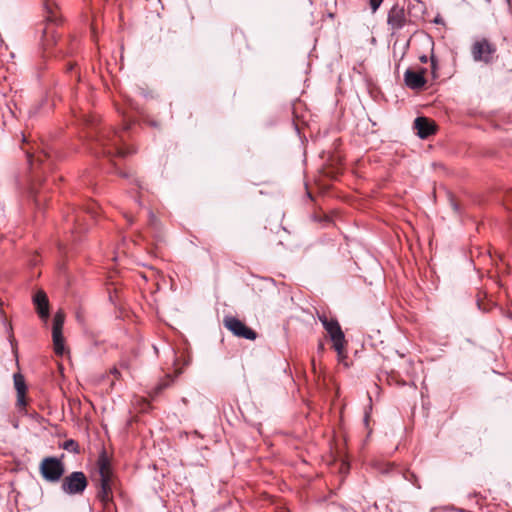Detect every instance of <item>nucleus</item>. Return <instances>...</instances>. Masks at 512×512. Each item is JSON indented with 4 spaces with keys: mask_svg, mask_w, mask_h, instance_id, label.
<instances>
[{
    "mask_svg": "<svg viewBox=\"0 0 512 512\" xmlns=\"http://www.w3.org/2000/svg\"><path fill=\"white\" fill-rule=\"evenodd\" d=\"M387 22H388V25L391 27V29H393V30L401 29L406 22V15H405L404 8L400 7L398 5L393 6L388 13Z\"/></svg>",
    "mask_w": 512,
    "mask_h": 512,
    "instance_id": "0eeeda50",
    "label": "nucleus"
},
{
    "mask_svg": "<svg viewBox=\"0 0 512 512\" xmlns=\"http://www.w3.org/2000/svg\"><path fill=\"white\" fill-rule=\"evenodd\" d=\"M64 449L72 452H78V444L74 440H67L64 443Z\"/></svg>",
    "mask_w": 512,
    "mask_h": 512,
    "instance_id": "2eb2a0df",
    "label": "nucleus"
},
{
    "mask_svg": "<svg viewBox=\"0 0 512 512\" xmlns=\"http://www.w3.org/2000/svg\"><path fill=\"white\" fill-rule=\"evenodd\" d=\"M224 326L237 337L249 340L256 338V333L235 317H225Z\"/></svg>",
    "mask_w": 512,
    "mask_h": 512,
    "instance_id": "39448f33",
    "label": "nucleus"
},
{
    "mask_svg": "<svg viewBox=\"0 0 512 512\" xmlns=\"http://www.w3.org/2000/svg\"><path fill=\"white\" fill-rule=\"evenodd\" d=\"M14 384H15V388L17 390V394L25 393V383H24L22 376L15 375L14 376Z\"/></svg>",
    "mask_w": 512,
    "mask_h": 512,
    "instance_id": "4468645a",
    "label": "nucleus"
},
{
    "mask_svg": "<svg viewBox=\"0 0 512 512\" xmlns=\"http://www.w3.org/2000/svg\"><path fill=\"white\" fill-rule=\"evenodd\" d=\"M65 321V314L62 310H58L53 319V330H62Z\"/></svg>",
    "mask_w": 512,
    "mask_h": 512,
    "instance_id": "ddd939ff",
    "label": "nucleus"
},
{
    "mask_svg": "<svg viewBox=\"0 0 512 512\" xmlns=\"http://www.w3.org/2000/svg\"><path fill=\"white\" fill-rule=\"evenodd\" d=\"M100 145L102 146L103 148V153L104 154H111L112 151L110 149H108V146L110 145V142H111V145L115 147V152L116 154L120 155V156H123L125 155V151L122 149V148H119L117 146V142L115 141V139H109L108 137H102L100 140Z\"/></svg>",
    "mask_w": 512,
    "mask_h": 512,
    "instance_id": "f8f14e48",
    "label": "nucleus"
},
{
    "mask_svg": "<svg viewBox=\"0 0 512 512\" xmlns=\"http://www.w3.org/2000/svg\"><path fill=\"white\" fill-rule=\"evenodd\" d=\"M88 213L91 214V216L95 217L96 215V210L94 207H89L88 208Z\"/></svg>",
    "mask_w": 512,
    "mask_h": 512,
    "instance_id": "6ab92c4d",
    "label": "nucleus"
},
{
    "mask_svg": "<svg viewBox=\"0 0 512 512\" xmlns=\"http://www.w3.org/2000/svg\"><path fill=\"white\" fill-rule=\"evenodd\" d=\"M52 337H53V345L55 353L58 355H62L64 353V337L62 334V330H53L52 329Z\"/></svg>",
    "mask_w": 512,
    "mask_h": 512,
    "instance_id": "9b49d317",
    "label": "nucleus"
},
{
    "mask_svg": "<svg viewBox=\"0 0 512 512\" xmlns=\"http://www.w3.org/2000/svg\"><path fill=\"white\" fill-rule=\"evenodd\" d=\"M404 80L406 85L411 89H420L422 88L426 80L424 78V70L420 73L414 72L410 69L406 70L404 74Z\"/></svg>",
    "mask_w": 512,
    "mask_h": 512,
    "instance_id": "1a4fd4ad",
    "label": "nucleus"
},
{
    "mask_svg": "<svg viewBox=\"0 0 512 512\" xmlns=\"http://www.w3.org/2000/svg\"><path fill=\"white\" fill-rule=\"evenodd\" d=\"M414 128L417 130V135L422 139L427 138L435 132L434 123L425 117L416 118Z\"/></svg>",
    "mask_w": 512,
    "mask_h": 512,
    "instance_id": "6e6552de",
    "label": "nucleus"
},
{
    "mask_svg": "<svg viewBox=\"0 0 512 512\" xmlns=\"http://www.w3.org/2000/svg\"><path fill=\"white\" fill-rule=\"evenodd\" d=\"M87 478L83 472L76 471L63 479L62 490L70 495L80 494L87 487Z\"/></svg>",
    "mask_w": 512,
    "mask_h": 512,
    "instance_id": "20e7f679",
    "label": "nucleus"
},
{
    "mask_svg": "<svg viewBox=\"0 0 512 512\" xmlns=\"http://www.w3.org/2000/svg\"><path fill=\"white\" fill-rule=\"evenodd\" d=\"M419 60L422 62V63H426L428 61V58L426 55H423V56H420Z\"/></svg>",
    "mask_w": 512,
    "mask_h": 512,
    "instance_id": "aec40b11",
    "label": "nucleus"
},
{
    "mask_svg": "<svg viewBox=\"0 0 512 512\" xmlns=\"http://www.w3.org/2000/svg\"><path fill=\"white\" fill-rule=\"evenodd\" d=\"M33 302L40 317L47 318L49 315V302L45 292L38 291L33 298Z\"/></svg>",
    "mask_w": 512,
    "mask_h": 512,
    "instance_id": "9d476101",
    "label": "nucleus"
},
{
    "mask_svg": "<svg viewBox=\"0 0 512 512\" xmlns=\"http://www.w3.org/2000/svg\"><path fill=\"white\" fill-rule=\"evenodd\" d=\"M383 0H370V6L373 12H375L381 5Z\"/></svg>",
    "mask_w": 512,
    "mask_h": 512,
    "instance_id": "dca6fc26",
    "label": "nucleus"
},
{
    "mask_svg": "<svg viewBox=\"0 0 512 512\" xmlns=\"http://www.w3.org/2000/svg\"><path fill=\"white\" fill-rule=\"evenodd\" d=\"M507 201H512V192L510 194H508Z\"/></svg>",
    "mask_w": 512,
    "mask_h": 512,
    "instance_id": "4be33fe9",
    "label": "nucleus"
},
{
    "mask_svg": "<svg viewBox=\"0 0 512 512\" xmlns=\"http://www.w3.org/2000/svg\"><path fill=\"white\" fill-rule=\"evenodd\" d=\"M24 394L25 393L18 394L17 404L19 406H25V404H26V402L24 400Z\"/></svg>",
    "mask_w": 512,
    "mask_h": 512,
    "instance_id": "f3484780",
    "label": "nucleus"
},
{
    "mask_svg": "<svg viewBox=\"0 0 512 512\" xmlns=\"http://www.w3.org/2000/svg\"><path fill=\"white\" fill-rule=\"evenodd\" d=\"M367 421H368V414L366 413V415H365V422L367 423Z\"/></svg>",
    "mask_w": 512,
    "mask_h": 512,
    "instance_id": "b1692460",
    "label": "nucleus"
},
{
    "mask_svg": "<svg viewBox=\"0 0 512 512\" xmlns=\"http://www.w3.org/2000/svg\"><path fill=\"white\" fill-rule=\"evenodd\" d=\"M319 319L322 322L325 330L330 335V338L333 341V346L338 355L342 356L345 347V338L339 323L333 319L329 320L325 316H320Z\"/></svg>",
    "mask_w": 512,
    "mask_h": 512,
    "instance_id": "f03ea898",
    "label": "nucleus"
},
{
    "mask_svg": "<svg viewBox=\"0 0 512 512\" xmlns=\"http://www.w3.org/2000/svg\"><path fill=\"white\" fill-rule=\"evenodd\" d=\"M431 64H432V68H433V69H435V67H436V62H435V59H434V57H433V56L431 57Z\"/></svg>",
    "mask_w": 512,
    "mask_h": 512,
    "instance_id": "412c9836",
    "label": "nucleus"
},
{
    "mask_svg": "<svg viewBox=\"0 0 512 512\" xmlns=\"http://www.w3.org/2000/svg\"><path fill=\"white\" fill-rule=\"evenodd\" d=\"M163 389V386L158 387V392Z\"/></svg>",
    "mask_w": 512,
    "mask_h": 512,
    "instance_id": "393cba45",
    "label": "nucleus"
},
{
    "mask_svg": "<svg viewBox=\"0 0 512 512\" xmlns=\"http://www.w3.org/2000/svg\"><path fill=\"white\" fill-rule=\"evenodd\" d=\"M495 47L486 39L476 41L472 46V55L475 61L491 62L495 53Z\"/></svg>",
    "mask_w": 512,
    "mask_h": 512,
    "instance_id": "423d86ee",
    "label": "nucleus"
},
{
    "mask_svg": "<svg viewBox=\"0 0 512 512\" xmlns=\"http://www.w3.org/2000/svg\"><path fill=\"white\" fill-rule=\"evenodd\" d=\"M112 373H114L115 375H118V374H119V372H118V370H117L116 368H114V369L112 370Z\"/></svg>",
    "mask_w": 512,
    "mask_h": 512,
    "instance_id": "5701e85b",
    "label": "nucleus"
},
{
    "mask_svg": "<svg viewBox=\"0 0 512 512\" xmlns=\"http://www.w3.org/2000/svg\"><path fill=\"white\" fill-rule=\"evenodd\" d=\"M98 471L96 481L100 485L98 497L102 502H108L111 499L112 485H113V472L110 462L105 454H102L97 462Z\"/></svg>",
    "mask_w": 512,
    "mask_h": 512,
    "instance_id": "f257e3e1",
    "label": "nucleus"
},
{
    "mask_svg": "<svg viewBox=\"0 0 512 512\" xmlns=\"http://www.w3.org/2000/svg\"><path fill=\"white\" fill-rule=\"evenodd\" d=\"M47 19L50 22H54V21H56V16L54 15L53 12H50V15L47 17Z\"/></svg>",
    "mask_w": 512,
    "mask_h": 512,
    "instance_id": "a211bd4d",
    "label": "nucleus"
},
{
    "mask_svg": "<svg viewBox=\"0 0 512 512\" xmlns=\"http://www.w3.org/2000/svg\"><path fill=\"white\" fill-rule=\"evenodd\" d=\"M40 472L45 480L56 482L62 477L64 467L62 462L57 458L47 457L44 458L40 464Z\"/></svg>",
    "mask_w": 512,
    "mask_h": 512,
    "instance_id": "7ed1b4c3",
    "label": "nucleus"
}]
</instances>
